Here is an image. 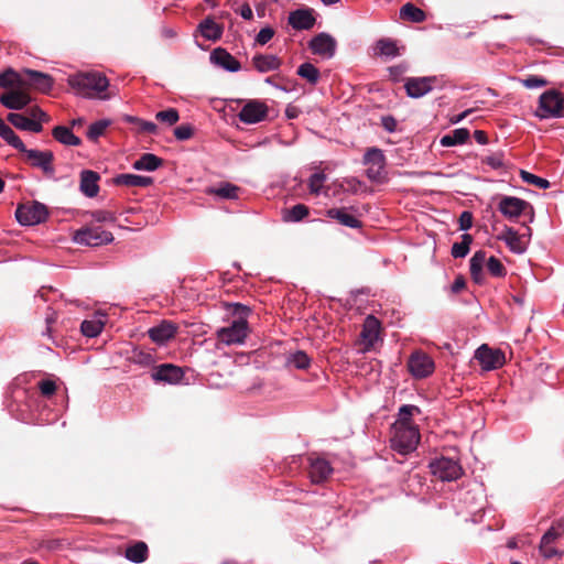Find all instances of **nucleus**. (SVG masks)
I'll list each match as a JSON object with an SVG mask.
<instances>
[{"mask_svg": "<svg viewBox=\"0 0 564 564\" xmlns=\"http://www.w3.org/2000/svg\"><path fill=\"white\" fill-rule=\"evenodd\" d=\"M68 85L84 97H99L106 99L108 96H101L108 86L107 77L99 72H84L70 75L67 79Z\"/></svg>", "mask_w": 564, "mask_h": 564, "instance_id": "obj_1", "label": "nucleus"}, {"mask_svg": "<svg viewBox=\"0 0 564 564\" xmlns=\"http://www.w3.org/2000/svg\"><path fill=\"white\" fill-rule=\"evenodd\" d=\"M232 307L237 319L232 321L229 326L217 330V338L226 345L241 344L248 335L246 316L250 312L249 307L240 303L232 304Z\"/></svg>", "mask_w": 564, "mask_h": 564, "instance_id": "obj_2", "label": "nucleus"}, {"mask_svg": "<svg viewBox=\"0 0 564 564\" xmlns=\"http://www.w3.org/2000/svg\"><path fill=\"white\" fill-rule=\"evenodd\" d=\"M362 162L367 166L366 175L371 182L379 184L387 182L386 158L382 150L369 148Z\"/></svg>", "mask_w": 564, "mask_h": 564, "instance_id": "obj_3", "label": "nucleus"}, {"mask_svg": "<svg viewBox=\"0 0 564 564\" xmlns=\"http://www.w3.org/2000/svg\"><path fill=\"white\" fill-rule=\"evenodd\" d=\"M564 98L555 89L543 93L539 98V107L535 115L541 119L558 118L563 116Z\"/></svg>", "mask_w": 564, "mask_h": 564, "instance_id": "obj_4", "label": "nucleus"}, {"mask_svg": "<svg viewBox=\"0 0 564 564\" xmlns=\"http://www.w3.org/2000/svg\"><path fill=\"white\" fill-rule=\"evenodd\" d=\"M420 440L419 430L412 424H401L395 427L391 438L392 448L401 454H408L416 448Z\"/></svg>", "mask_w": 564, "mask_h": 564, "instance_id": "obj_5", "label": "nucleus"}, {"mask_svg": "<svg viewBox=\"0 0 564 564\" xmlns=\"http://www.w3.org/2000/svg\"><path fill=\"white\" fill-rule=\"evenodd\" d=\"M498 210L511 221H516L520 216L527 213H530V221H532L534 217L532 205L514 196H502L498 204Z\"/></svg>", "mask_w": 564, "mask_h": 564, "instance_id": "obj_6", "label": "nucleus"}, {"mask_svg": "<svg viewBox=\"0 0 564 564\" xmlns=\"http://www.w3.org/2000/svg\"><path fill=\"white\" fill-rule=\"evenodd\" d=\"M429 467L433 476L442 481L457 480L464 474L459 462L447 457H441L432 460Z\"/></svg>", "mask_w": 564, "mask_h": 564, "instance_id": "obj_7", "label": "nucleus"}, {"mask_svg": "<svg viewBox=\"0 0 564 564\" xmlns=\"http://www.w3.org/2000/svg\"><path fill=\"white\" fill-rule=\"evenodd\" d=\"M47 216V207L39 202L20 204L15 210L17 220L24 226H32L43 223L46 220Z\"/></svg>", "mask_w": 564, "mask_h": 564, "instance_id": "obj_8", "label": "nucleus"}, {"mask_svg": "<svg viewBox=\"0 0 564 564\" xmlns=\"http://www.w3.org/2000/svg\"><path fill=\"white\" fill-rule=\"evenodd\" d=\"M74 240L80 245L97 247L111 242L113 240V236L110 231H106L99 226L85 227L75 232Z\"/></svg>", "mask_w": 564, "mask_h": 564, "instance_id": "obj_9", "label": "nucleus"}, {"mask_svg": "<svg viewBox=\"0 0 564 564\" xmlns=\"http://www.w3.org/2000/svg\"><path fill=\"white\" fill-rule=\"evenodd\" d=\"M408 369L414 378L423 379L434 372L435 364L427 354L419 350L409 357Z\"/></svg>", "mask_w": 564, "mask_h": 564, "instance_id": "obj_10", "label": "nucleus"}, {"mask_svg": "<svg viewBox=\"0 0 564 564\" xmlns=\"http://www.w3.org/2000/svg\"><path fill=\"white\" fill-rule=\"evenodd\" d=\"M475 359L479 361L481 368L486 371L498 369L506 362L505 354L500 349H491L486 344H482L475 351Z\"/></svg>", "mask_w": 564, "mask_h": 564, "instance_id": "obj_11", "label": "nucleus"}, {"mask_svg": "<svg viewBox=\"0 0 564 564\" xmlns=\"http://www.w3.org/2000/svg\"><path fill=\"white\" fill-rule=\"evenodd\" d=\"M23 154H25L32 166L41 169L47 177L54 176V154L52 151H40L26 148Z\"/></svg>", "mask_w": 564, "mask_h": 564, "instance_id": "obj_12", "label": "nucleus"}, {"mask_svg": "<svg viewBox=\"0 0 564 564\" xmlns=\"http://www.w3.org/2000/svg\"><path fill=\"white\" fill-rule=\"evenodd\" d=\"M24 87L29 90L34 88L42 94H48L54 85V79L51 75L30 68L23 69Z\"/></svg>", "mask_w": 564, "mask_h": 564, "instance_id": "obj_13", "label": "nucleus"}, {"mask_svg": "<svg viewBox=\"0 0 564 564\" xmlns=\"http://www.w3.org/2000/svg\"><path fill=\"white\" fill-rule=\"evenodd\" d=\"M32 97L25 87L9 89L0 95V104L8 109L21 110L30 105Z\"/></svg>", "mask_w": 564, "mask_h": 564, "instance_id": "obj_14", "label": "nucleus"}, {"mask_svg": "<svg viewBox=\"0 0 564 564\" xmlns=\"http://www.w3.org/2000/svg\"><path fill=\"white\" fill-rule=\"evenodd\" d=\"M268 106L259 100H249L239 111L240 121L253 124L264 120L268 117Z\"/></svg>", "mask_w": 564, "mask_h": 564, "instance_id": "obj_15", "label": "nucleus"}, {"mask_svg": "<svg viewBox=\"0 0 564 564\" xmlns=\"http://www.w3.org/2000/svg\"><path fill=\"white\" fill-rule=\"evenodd\" d=\"M436 83L437 78L435 76L409 77L405 79L404 88L409 97L420 98L429 94Z\"/></svg>", "mask_w": 564, "mask_h": 564, "instance_id": "obj_16", "label": "nucleus"}, {"mask_svg": "<svg viewBox=\"0 0 564 564\" xmlns=\"http://www.w3.org/2000/svg\"><path fill=\"white\" fill-rule=\"evenodd\" d=\"M151 377L156 382H166L170 384H175L183 379L184 371L181 367H177L173 364H163L156 367L155 371L152 372Z\"/></svg>", "mask_w": 564, "mask_h": 564, "instance_id": "obj_17", "label": "nucleus"}, {"mask_svg": "<svg viewBox=\"0 0 564 564\" xmlns=\"http://www.w3.org/2000/svg\"><path fill=\"white\" fill-rule=\"evenodd\" d=\"M381 325L379 319H377L373 315H368L364 322L362 330L360 333V338L364 344V351L370 350L377 339L379 338Z\"/></svg>", "mask_w": 564, "mask_h": 564, "instance_id": "obj_18", "label": "nucleus"}, {"mask_svg": "<svg viewBox=\"0 0 564 564\" xmlns=\"http://www.w3.org/2000/svg\"><path fill=\"white\" fill-rule=\"evenodd\" d=\"M308 47L314 54L332 57L336 51V41L327 33H319L310 41Z\"/></svg>", "mask_w": 564, "mask_h": 564, "instance_id": "obj_19", "label": "nucleus"}, {"mask_svg": "<svg viewBox=\"0 0 564 564\" xmlns=\"http://www.w3.org/2000/svg\"><path fill=\"white\" fill-rule=\"evenodd\" d=\"M178 326L171 321H162L159 325L151 327L148 335L152 341L162 345L172 339L177 333Z\"/></svg>", "mask_w": 564, "mask_h": 564, "instance_id": "obj_20", "label": "nucleus"}, {"mask_svg": "<svg viewBox=\"0 0 564 564\" xmlns=\"http://www.w3.org/2000/svg\"><path fill=\"white\" fill-rule=\"evenodd\" d=\"M332 473L333 468L328 460L321 457H310L308 475L312 482L321 484L325 481Z\"/></svg>", "mask_w": 564, "mask_h": 564, "instance_id": "obj_21", "label": "nucleus"}, {"mask_svg": "<svg viewBox=\"0 0 564 564\" xmlns=\"http://www.w3.org/2000/svg\"><path fill=\"white\" fill-rule=\"evenodd\" d=\"M288 22L294 30L301 31L311 30L316 20L311 9H296L290 12Z\"/></svg>", "mask_w": 564, "mask_h": 564, "instance_id": "obj_22", "label": "nucleus"}, {"mask_svg": "<svg viewBox=\"0 0 564 564\" xmlns=\"http://www.w3.org/2000/svg\"><path fill=\"white\" fill-rule=\"evenodd\" d=\"M525 235H519L513 228L505 226L503 231L498 235L497 239L502 240L513 253L521 254L527 249V243L523 241Z\"/></svg>", "mask_w": 564, "mask_h": 564, "instance_id": "obj_23", "label": "nucleus"}, {"mask_svg": "<svg viewBox=\"0 0 564 564\" xmlns=\"http://www.w3.org/2000/svg\"><path fill=\"white\" fill-rule=\"evenodd\" d=\"M210 61L229 72H238L241 68L240 63L223 47H217L210 53Z\"/></svg>", "mask_w": 564, "mask_h": 564, "instance_id": "obj_24", "label": "nucleus"}, {"mask_svg": "<svg viewBox=\"0 0 564 564\" xmlns=\"http://www.w3.org/2000/svg\"><path fill=\"white\" fill-rule=\"evenodd\" d=\"M100 176L97 172L85 170L80 174V191L87 197H95L99 192V181Z\"/></svg>", "mask_w": 564, "mask_h": 564, "instance_id": "obj_25", "label": "nucleus"}, {"mask_svg": "<svg viewBox=\"0 0 564 564\" xmlns=\"http://www.w3.org/2000/svg\"><path fill=\"white\" fill-rule=\"evenodd\" d=\"M251 62L253 67L260 73L276 70L282 65V62L278 56L268 54H256Z\"/></svg>", "mask_w": 564, "mask_h": 564, "instance_id": "obj_26", "label": "nucleus"}, {"mask_svg": "<svg viewBox=\"0 0 564 564\" xmlns=\"http://www.w3.org/2000/svg\"><path fill=\"white\" fill-rule=\"evenodd\" d=\"M113 183L127 187H149L153 184V178L137 174H119L113 178Z\"/></svg>", "mask_w": 564, "mask_h": 564, "instance_id": "obj_27", "label": "nucleus"}, {"mask_svg": "<svg viewBox=\"0 0 564 564\" xmlns=\"http://www.w3.org/2000/svg\"><path fill=\"white\" fill-rule=\"evenodd\" d=\"M487 262L486 251L478 250L474 253L469 261V271L473 281L477 284H482L485 280L484 264Z\"/></svg>", "mask_w": 564, "mask_h": 564, "instance_id": "obj_28", "label": "nucleus"}, {"mask_svg": "<svg viewBox=\"0 0 564 564\" xmlns=\"http://www.w3.org/2000/svg\"><path fill=\"white\" fill-rule=\"evenodd\" d=\"M240 187L229 182H221L218 186L207 187L205 193L221 199H237Z\"/></svg>", "mask_w": 564, "mask_h": 564, "instance_id": "obj_29", "label": "nucleus"}, {"mask_svg": "<svg viewBox=\"0 0 564 564\" xmlns=\"http://www.w3.org/2000/svg\"><path fill=\"white\" fill-rule=\"evenodd\" d=\"M164 160L152 153H143L137 161L132 163V167L137 171H155L163 166Z\"/></svg>", "mask_w": 564, "mask_h": 564, "instance_id": "obj_30", "label": "nucleus"}, {"mask_svg": "<svg viewBox=\"0 0 564 564\" xmlns=\"http://www.w3.org/2000/svg\"><path fill=\"white\" fill-rule=\"evenodd\" d=\"M326 216L349 228H360L362 226V223L348 214L345 208H330L326 212Z\"/></svg>", "mask_w": 564, "mask_h": 564, "instance_id": "obj_31", "label": "nucleus"}, {"mask_svg": "<svg viewBox=\"0 0 564 564\" xmlns=\"http://www.w3.org/2000/svg\"><path fill=\"white\" fill-rule=\"evenodd\" d=\"M53 138L59 143L68 147H78L82 144V140L73 133L70 128L65 126H56L52 130Z\"/></svg>", "mask_w": 564, "mask_h": 564, "instance_id": "obj_32", "label": "nucleus"}, {"mask_svg": "<svg viewBox=\"0 0 564 564\" xmlns=\"http://www.w3.org/2000/svg\"><path fill=\"white\" fill-rule=\"evenodd\" d=\"M0 87L9 89L24 87L23 70L18 73L13 68H7L3 73H0Z\"/></svg>", "mask_w": 564, "mask_h": 564, "instance_id": "obj_33", "label": "nucleus"}, {"mask_svg": "<svg viewBox=\"0 0 564 564\" xmlns=\"http://www.w3.org/2000/svg\"><path fill=\"white\" fill-rule=\"evenodd\" d=\"M126 558L133 563H143L148 560L149 549L145 542L138 541L133 545L128 546L124 552Z\"/></svg>", "mask_w": 564, "mask_h": 564, "instance_id": "obj_34", "label": "nucleus"}, {"mask_svg": "<svg viewBox=\"0 0 564 564\" xmlns=\"http://www.w3.org/2000/svg\"><path fill=\"white\" fill-rule=\"evenodd\" d=\"M0 137L19 152L23 153L25 151V144L3 120L0 122Z\"/></svg>", "mask_w": 564, "mask_h": 564, "instance_id": "obj_35", "label": "nucleus"}, {"mask_svg": "<svg viewBox=\"0 0 564 564\" xmlns=\"http://www.w3.org/2000/svg\"><path fill=\"white\" fill-rule=\"evenodd\" d=\"M199 30L205 39L212 41L220 39L223 34V26L217 24L212 18H206L204 21H202L199 24Z\"/></svg>", "mask_w": 564, "mask_h": 564, "instance_id": "obj_36", "label": "nucleus"}, {"mask_svg": "<svg viewBox=\"0 0 564 564\" xmlns=\"http://www.w3.org/2000/svg\"><path fill=\"white\" fill-rule=\"evenodd\" d=\"M469 139V131L465 128L455 129L452 133L445 134L441 138L440 143L443 147H454L464 144Z\"/></svg>", "mask_w": 564, "mask_h": 564, "instance_id": "obj_37", "label": "nucleus"}, {"mask_svg": "<svg viewBox=\"0 0 564 564\" xmlns=\"http://www.w3.org/2000/svg\"><path fill=\"white\" fill-rule=\"evenodd\" d=\"M400 17L403 20H408L415 23L423 22L426 19L425 12L410 2L405 3L401 8Z\"/></svg>", "mask_w": 564, "mask_h": 564, "instance_id": "obj_38", "label": "nucleus"}, {"mask_svg": "<svg viewBox=\"0 0 564 564\" xmlns=\"http://www.w3.org/2000/svg\"><path fill=\"white\" fill-rule=\"evenodd\" d=\"M128 360L132 364L139 365L143 368L151 367L155 362L154 355L150 351H145L142 349L134 348L131 351L130 357Z\"/></svg>", "mask_w": 564, "mask_h": 564, "instance_id": "obj_39", "label": "nucleus"}, {"mask_svg": "<svg viewBox=\"0 0 564 564\" xmlns=\"http://www.w3.org/2000/svg\"><path fill=\"white\" fill-rule=\"evenodd\" d=\"M310 214V208L304 204H296L283 212V220L297 223L303 220Z\"/></svg>", "mask_w": 564, "mask_h": 564, "instance_id": "obj_40", "label": "nucleus"}, {"mask_svg": "<svg viewBox=\"0 0 564 564\" xmlns=\"http://www.w3.org/2000/svg\"><path fill=\"white\" fill-rule=\"evenodd\" d=\"M296 74L306 79L311 85H316L319 80L321 74L317 67L311 63H303L299 66Z\"/></svg>", "mask_w": 564, "mask_h": 564, "instance_id": "obj_41", "label": "nucleus"}, {"mask_svg": "<svg viewBox=\"0 0 564 564\" xmlns=\"http://www.w3.org/2000/svg\"><path fill=\"white\" fill-rule=\"evenodd\" d=\"M473 243V236L469 234L462 235V241L455 242L452 246L451 254L454 258H465L470 249V245Z\"/></svg>", "mask_w": 564, "mask_h": 564, "instance_id": "obj_42", "label": "nucleus"}, {"mask_svg": "<svg viewBox=\"0 0 564 564\" xmlns=\"http://www.w3.org/2000/svg\"><path fill=\"white\" fill-rule=\"evenodd\" d=\"M377 53L383 56L393 57L399 55V48L392 40L381 39L376 44Z\"/></svg>", "mask_w": 564, "mask_h": 564, "instance_id": "obj_43", "label": "nucleus"}, {"mask_svg": "<svg viewBox=\"0 0 564 564\" xmlns=\"http://www.w3.org/2000/svg\"><path fill=\"white\" fill-rule=\"evenodd\" d=\"M288 364L294 366L296 369L305 370L311 365V358L305 351L297 350L289 356Z\"/></svg>", "mask_w": 564, "mask_h": 564, "instance_id": "obj_44", "label": "nucleus"}, {"mask_svg": "<svg viewBox=\"0 0 564 564\" xmlns=\"http://www.w3.org/2000/svg\"><path fill=\"white\" fill-rule=\"evenodd\" d=\"M564 534V522L556 521L552 527L543 534L541 541L544 543H555Z\"/></svg>", "mask_w": 564, "mask_h": 564, "instance_id": "obj_45", "label": "nucleus"}, {"mask_svg": "<svg viewBox=\"0 0 564 564\" xmlns=\"http://www.w3.org/2000/svg\"><path fill=\"white\" fill-rule=\"evenodd\" d=\"M102 327L104 323L99 319L84 321L80 330L87 337H96L100 334Z\"/></svg>", "mask_w": 564, "mask_h": 564, "instance_id": "obj_46", "label": "nucleus"}, {"mask_svg": "<svg viewBox=\"0 0 564 564\" xmlns=\"http://www.w3.org/2000/svg\"><path fill=\"white\" fill-rule=\"evenodd\" d=\"M109 124H110V122L108 120H98V121L91 123L88 127L87 132H86L87 138L91 141L97 140L99 137H101L105 133V131Z\"/></svg>", "mask_w": 564, "mask_h": 564, "instance_id": "obj_47", "label": "nucleus"}, {"mask_svg": "<svg viewBox=\"0 0 564 564\" xmlns=\"http://www.w3.org/2000/svg\"><path fill=\"white\" fill-rule=\"evenodd\" d=\"M486 265L488 272L495 278H503L507 274L506 267L498 258L494 256L487 259Z\"/></svg>", "mask_w": 564, "mask_h": 564, "instance_id": "obj_48", "label": "nucleus"}, {"mask_svg": "<svg viewBox=\"0 0 564 564\" xmlns=\"http://www.w3.org/2000/svg\"><path fill=\"white\" fill-rule=\"evenodd\" d=\"M520 176L523 182L534 185L539 188L545 189V188L550 187V182L547 180L542 178V177L534 175L530 172H527L524 170L520 171Z\"/></svg>", "mask_w": 564, "mask_h": 564, "instance_id": "obj_49", "label": "nucleus"}, {"mask_svg": "<svg viewBox=\"0 0 564 564\" xmlns=\"http://www.w3.org/2000/svg\"><path fill=\"white\" fill-rule=\"evenodd\" d=\"M7 120L19 130L28 131L31 118L23 113L10 112Z\"/></svg>", "mask_w": 564, "mask_h": 564, "instance_id": "obj_50", "label": "nucleus"}, {"mask_svg": "<svg viewBox=\"0 0 564 564\" xmlns=\"http://www.w3.org/2000/svg\"><path fill=\"white\" fill-rule=\"evenodd\" d=\"M124 120L130 123H135L138 126V130L143 133H155L158 130V127L155 123L151 121H144L142 119H139L137 117L132 116H126Z\"/></svg>", "mask_w": 564, "mask_h": 564, "instance_id": "obj_51", "label": "nucleus"}, {"mask_svg": "<svg viewBox=\"0 0 564 564\" xmlns=\"http://www.w3.org/2000/svg\"><path fill=\"white\" fill-rule=\"evenodd\" d=\"M156 120L160 122L167 123L169 126H173L180 119L178 111L175 108H169L166 110H162L156 112Z\"/></svg>", "mask_w": 564, "mask_h": 564, "instance_id": "obj_52", "label": "nucleus"}, {"mask_svg": "<svg viewBox=\"0 0 564 564\" xmlns=\"http://www.w3.org/2000/svg\"><path fill=\"white\" fill-rule=\"evenodd\" d=\"M420 409L416 405L405 404L402 405L399 410V421L398 425L401 424H411V416L415 413H420Z\"/></svg>", "mask_w": 564, "mask_h": 564, "instance_id": "obj_53", "label": "nucleus"}, {"mask_svg": "<svg viewBox=\"0 0 564 564\" xmlns=\"http://www.w3.org/2000/svg\"><path fill=\"white\" fill-rule=\"evenodd\" d=\"M521 84L529 88V89H533V88H541V87H545L549 83L547 80L542 77V76H539V75H529L528 77L521 79Z\"/></svg>", "mask_w": 564, "mask_h": 564, "instance_id": "obj_54", "label": "nucleus"}, {"mask_svg": "<svg viewBox=\"0 0 564 564\" xmlns=\"http://www.w3.org/2000/svg\"><path fill=\"white\" fill-rule=\"evenodd\" d=\"M326 175L323 172L314 173L310 177L308 187L312 194H318L323 187Z\"/></svg>", "mask_w": 564, "mask_h": 564, "instance_id": "obj_55", "label": "nucleus"}, {"mask_svg": "<svg viewBox=\"0 0 564 564\" xmlns=\"http://www.w3.org/2000/svg\"><path fill=\"white\" fill-rule=\"evenodd\" d=\"M194 134V128L191 124H181L174 129V135L180 141L188 140Z\"/></svg>", "mask_w": 564, "mask_h": 564, "instance_id": "obj_56", "label": "nucleus"}, {"mask_svg": "<svg viewBox=\"0 0 564 564\" xmlns=\"http://www.w3.org/2000/svg\"><path fill=\"white\" fill-rule=\"evenodd\" d=\"M39 389L43 397L51 398L57 390L55 381L45 379L39 382Z\"/></svg>", "mask_w": 564, "mask_h": 564, "instance_id": "obj_57", "label": "nucleus"}, {"mask_svg": "<svg viewBox=\"0 0 564 564\" xmlns=\"http://www.w3.org/2000/svg\"><path fill=\"white\" fill-rule=\"evenodd\" d=\"M274 33L275 32L272 28H270V26L263 28L257 34L256 42L260 45H264L274 36Z\"/></svg>", "mask_w": 564, "mask_h": 564, "instance_id": "obj_58", "label": "nucleus"}, {"mask_svg": "<svg viewBox=\"0 0 564 564\" xmlns=\"http://www.w3.org/2000/svg\"><path fill=\"white\" fill-rule=\"evenodd\" d=\"M26 112L32 120H44V122H48L51 119L50 116L37 106L29 108Z\"/></svg>", "mask_w": 564, "mask_h": 564, "instance_id": "obj_59", "label": "nucleus"}, {"mask_svg": "<svg viewBox=\"0 0 564 564\" xmlns=\"http://www.w3.org/2000/svg\"><path fill=\"white\" fill-rule=\"evenodd\" d=\"M482 162L490 165L492 169H500L503 166V155L495 153L482 159Z\"/></svg>", "mask_w": 564, "mask_h": 564, "instance_id": "obj_60", "label": "nucleus"}, {"mask_svg": "<svg viewBox=\"0 0 564 564\" xmlns=\"http://www.w3.org/2000/svg\"><path fill=\"white\" fill-rule=\"evenodd\" d=\"M459 229L468 230L473 226V214L468 210H464L458 218Z\"/></svg>", "mask_w": 564, "mask_h": 564, "instance_id": "obj_61", "label": "nucleus"}, {"mask_svg": "<svg viewBox=\"0 0 564 564\" xmlns=\"http://www.w3.org/2000/svg\"><path fill=\"white\" fill-rule=\"evenodd\" d=\"M555 543H544L543 541L540 542V552L542 555L546 558H551L555 555H557V550L554 546Z\"/></svg>", "mask_w": 564, "mask_h": 564, "instance_id": "obj_62", "label": "nucleus"}, {"mask_svg": "<svg viewBox=\"0 0 564 564\" xmlns=\"http://www.w3.org/2000/svg\"><path fill=\"white\" fill-rule=\"evenodd\" d=\"M381 126L388 132H394L397 130V120L392 116H383L381 118Z\"/></svg>", "mask_w": 564, "mask_h": 564, "instance_id": "obj_63", "label": "nucleus"}, {"mask_svg": "<svg viewBox=\"0 0 564 564\" xmlns=\"http://www.w3.org/2000/svg\"><path fill=\"white\" fill-rule=\"evenodd\" d=\"M94 217L99 223L113 221L115 220L113 214L110 213V212H106V210H97V212H95L94 213Z\"/></svg>", "mask_w": 564, "mask_h": 564, "instance_id": "obj_64", "label": "nucleus"}]
</instances>
